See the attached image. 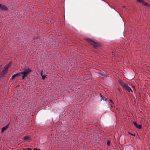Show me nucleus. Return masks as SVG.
I'll use <instances>...</instances> for the list:
<instances>
[{
    "instance_id": "0eeeda50",
    "label": "nucleus",
    "mask_w": 150,
    "mask_h": 150,
    "mask_svg": "<svg viewBox=\"0 0 150 150\" xmlns=\"http://www.w3.org/2000/svg\"><path fill=\"white\" fill-rule=\"evenodd\" d=\"M21 74V72L19 73H18L17 74H15L13 75L11 79L13 80L15 79V78L16 77H18L20 76Z\"/></svg>"
},
{
    "instance_id": "f03ea898",
    "label": "nucleus",
    "mask_w": 150,
    "mask_h": 150,
    "mask_svg": "<svg viewBox=\"0 0 150 150\" xmlns=\"http://www.w3.org/2000/svg\"><path fill=\"white\" fill-rule=\"evenodd\" d=\"M119 82L120 84L122 86L123 88L128 91L133 92L132 90L130 88L127 84L126 83L122 82L121 81H119Z\"/></svg>"
},
{
    "instance_id": "9b49d317",
    "label": "nucleus",
    "mask_w": 150,
    "mask_h": 150,
    "mask_svg": "<svg viewBox=\"0 0 150 150\" xmlns=\"http://www.w3.org/2000/svg\"><path fill=\"white\" fill-rule=\"evenodd\" d=\"M29 139V137H28L25 136L23 138V140L24 141H26Z\"/></svg>"
},
{
    "instance_id": "7ed1b4c3",
    "label": "nucleus",
    "mask_w": 150,
    "mask_h": 150,
    "mask_svg": "<svg viewBox=\"0 0 150 150\" xmlns=\"http://www.w3.org/2000/svg\"><path fill=\"white\" fill-rule=\"evenodd\" d=\"M85 40L93 45L94 48H97L99 47V45L98 43L90 39L89 38H86Z\"/></svg>"
},
{
    "instance_id": "6e6552de",
    "label": "nucleus",
    "mask_w": 150,
    "mask_h": 150,
    "mask_svg": "<svg viewBox=\"0 0 150 150\" xmlns=\"http://www.w3.org/2000/svg\"><path fill=\"white\" fill-rule=\"evenodd\" d=\"M133 123L134 124V126L135 127H136L137 128L139 129H140L142 128V125H138L137 123L135 122H133Z\"/></svg>"
},
{
    "instance_id": "2eb2a0df",
    "label": "nucleus",
    "mask_w": 150,
    "mask_h": 150,
    "mask_svg": "<svg viewBox=\"0 0 150 150\" xmlns=\"http://www.w3.org/2000/svg\"><path fill=\"white\" fill-rule=\"evenodd\" d=\"M33 150H40V149H39L34 148Z\"/></svg>"
},
{
    "instance_id": "f257e3e1",
    "label": "nucleus",
    "mask_w": 150,
    "mask_h": 150,
    "mask_svg": "<svg viewBox=\"0 0 150 150\" xmlns=\"http://www.w3.org/2000/svg\"><path fill=\"white\" fill-rule=\"evenodd\" d=\"M11 65V62H10L9 63L6 65L4 67V69L1 74V77H4L5 74L7 73L8 69L10 68Z\"/></svg>"
},
{
    "instance_id": "ddd939ff",
    "label": "nucleus",
    "mask_w": 150,
    "mask_h": 150,
    "mask_svg": "<svg viewBox=\"0 0 150 150\" xmlns=\"http://www.w3.org/2000/svg\"><path fill=\"white\" fill-rule=\"evenodd\" d=\"M41 76H42V79H45L46 77V76L45 75V76H43L42 75V74L41 73Z\"/></svg>"
},
{
    "instance_id": "dca6fc26",
    "label": "nucleus",
    "mask_w": 150,
    "mask_h": 150,
    "mask_svg": "<svg viewBox=\"0 0 150 150\" xmlns=\"http://www.w3.org/2000/svg\"><path fill=\"white\" fill-rule=\"evenodd\" d=\"M27 150H32V149L31 148H28L26 149Z\"/></svg>"
},
{
    "instance_id": "1a4fd4ad",
    "label": "nucleus",
    "mask_w": 150,
    "mask_h": 150,
    "mask_svg": "<svg viewBox=\"0 0 150 150\" xmlns=\"http://www.w3.org/2000/svg\"><path fill=\"white\" fill-rule=\"evenodd\" d=\"M9 125L8 124L6 125V126L4 127L1 129V132L3 133L4 132V131L8 127H9Z\"/></svg>"
},
{
    "instance_id": "423d86ee",
    "label": "nucleus",
    "mask_w": 150,
    "mask_h": 150,
    "mask_svg": "<svg viewBox=\"0 0 150 150\" xmlns=\"http://www.w3.org/2000/svg\"><path fill=\"white\" fill-rule=\"evenodd\" d=\"M0 8L2 10L6 11L8 10L7 8L5 6L0 4Z\"/></svg>"
},
{
    "instance_id": "f3484780",
    "label": "nucleus",
    "mask_w": 150,
    "mask_h": 150,
    "mask_svg": "<svg viewBox=\"0 0 150 150\" xmlns=\"http://www.w3.org/2000/svg\"><path fill=\"white\" fill-rule=\"evenodd\" d=\"M110 100L111 102L112 103H113L112 100Z\"/></svg>"
},
{
    "instance_id": "39448f33",
    "label": "nucleus",
    "mask_w": 150,
    "mask_h": 150,
    "mask_svg": "<svg viewBox=\"0 0 150 150\" xmlns=\"http://www.w3.org/2000/svg\"><path fill=\"white\" fill-rule=\"evenodd\" d=\"M137 1L140 3H142L143 5L147 6H149V5L147 2L144 1V0H137Z\"/></svg>"
},
{
    "instance_id": "9d476101",
    "label": "nucleus",
    "mask_w": 150,
    "mask_h": 150,
    "mask_svg": "<svg viewBox=\"0 0 150 150\" xmlns=\"http://www.w3.org/2000/svg\"><path fill=\"white\" fill-rule=\"evenodd\" d=\"M100 97L101 98V100H104L105 101L107 100V99L106 98H105V97H103L101 93H100Z\"/></svg>"
},
{
    "instance_id": "20e7f679",
    "label": "nucleus",
    "mask_w": 150,
    "mask_h": 150,
    "mask_svg": "<svg viewBox=\"0 0 150 150\" xmlns=\"http://www.w3.org/2000/svg\"><path fill=\"white\" fill-rule=\"evenodd\" d=\"M32 71L30 69L28 68V69H26L24 71L21 72V74H23L22 76L23 80H24L25 77H26L28 74Z\"/></svg>"
},
{
    "instance_id": "f8f14e48",
    "label": "nucleus",
    "mask_w": 150,
    "mask_h": 150,
    "mask_svg": "<svg viewBox=\"0 0 150 150\" xmlns=\"http://www.w3.org/2000/svg\"><path fill=\"white\" fill-rule=\"evenodd\" d=\"M129 134L132 135V136H135V134L134 133H131V132H129Z\"/></svg>"
},
{
    "instance_id": "4468645a",
    "label": "nucleus",
    "mask_w": 150,
    "mask_h": 150,
    "mask_svg": "<svg viewBox=\"0 0 150 150\" xmlns=\"http://www.w3.org/2000/svg\"><path fill=\"white\" fill-rule=\"evenodd\" d=\"M107 144L108 145V146H109L110 145V142L109 140H108L107 141Z\"/></svg>"
}]
</instances>
